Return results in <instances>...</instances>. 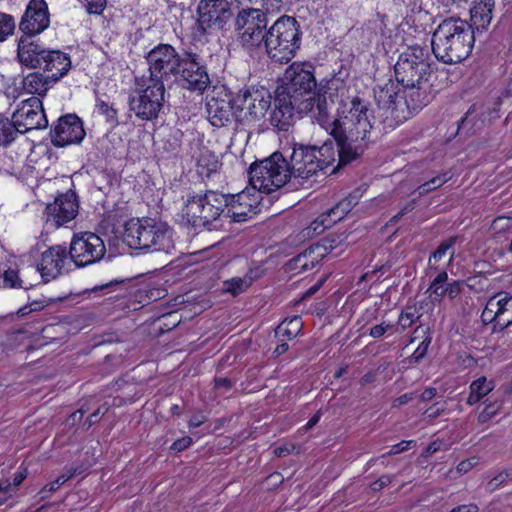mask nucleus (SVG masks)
I'll return each mask as SVG.
<instances>
[{"label": "nucleus", "mask_w": 512, "mask_h": 512, "mask_svg": "<svg viewBox=\"0 0 512 512\" xmlns=\"http://www.w3.org/2000/svg\"><path fill=\"white\" fill-rule=\"evenodd\" d=\"M338 79L329 82L328 97L316 100V122L337 142L340 163L349 164L367 146L375 117L367 101L350 96Z\"/></svg>", "instance_id": "nucleus-1"}, {"label": "nucleus", "mask_w": 512, "mask_h": 512, "mask_svg": "<svg viewBox=\"0 0 512 512\" xmlns=\"http://www.w3.org/2000/svg\"><path fill=\"white\" fill-rule=\"evenodd\" d=\"M475 42L471 25L460 18H447L432 35V51L445 64H455L466 59Z\"/></svg>", "instance_id": "nucleus-2"}, {"label": "nucleus", "mask_w": 512, "mask_h": 512, "mask_svg": "<svg viewBox=\"0 0 512 512\" xmlns=\"http://www.w3.org/2000/svg\"><path fill=\"white\" fill-rule=\"evenodd\" d=\"M173 233L167 223L154 218H132L124 225L123 242L131 249L168 252L173 248Z\"/></svg>", "instance_id": "nucleus-3"}, {"label": "nucleus", "mask_w": 512, "mask_h": 512, "mask_svg": "<svg viewBox=\"0 0 512 512\" xmlns=\"http://www.w3.org/2000/svg\"><path fill=\"white\" fill-rule=\"evenodd\" d=\"M427 51L420 46L407 47L398 57L395 64V75L399 83L411 89L410 98L414 96L426 98L424 84L430 73Z\"/></svg>", "instance_id": "nucleus-4"}, {"label": "nucleus", "mask_w": 512, "mask_h": 512, "mask_svg": "<svg viewBox=\"0 0 512 512\" xmlns=\"http://www.w3.org/2000/svg\"><path fill=\"white\" fill-rule=\"evenodd\" d=\"M228 196L217 191L195 195L187 199L182 208L183 218L196 228L212 229L226 217Z\"/></svg>", "instance_id": "nucleus-5"}, {"label": "nucleus", "mask_w": 512, "mask_h": 512, "mask_svg": "<svg viewBox=\"0 0 512 512\" xmlns=\"http://www.w3.org/2000/svg\"><path fill=\"white\" fill-rule=\"evenodd\" d=\"M164 82L151 76H141L135 79L134 87L129 95V108L134 115L145 121L158 117L164 106Z\"/></svg>", "instance_id": "nucleus-6"}, {"label": "nucleus", "mask_w": 512, "mask_h": 512, "mask_svg": "<svg viewBox=\"0 0 512 512\" xmlns=\"http://www.w3.org/2000/svg\"><path fill=\"white\" fill-rule=\"evenodd\" d=\"M268 56L278 63L289 62L300 47V32L293 17L282 16L269 28L264 37Z\"/></svg>", "instance_id": "nucleus-7"}, {"label": "nucleus", "mask_w": 512, "mask_h": 512, "mask_svg": "<svg viewBox=\"0 0 512 512\" xmlns=\"http://www.w3.org/2000/svg\"><path fill=\"white\" fill-rule=\"evenodd\" d=\"M338 148L325 142L321 147L295 145L288 163L291 176L308 178L319 170L330 167L336 161Z\"/></svg>", "instance_id": "nucleus-8"}, {"label": "nucleus", "mask_w": 512, "mask_h": 512, "mask_svg": "<svg viewBox=\"0 0 512 512\" xmlns=\"http://www.w3.org/2000/svg\"><path fill=\"white\" fill-rule=\"evenodd\" d=\"M291 177L288 162L280 153H273L249 169V184L257 192L270 194L283 187Z\"/></svg>", "instance_id": "nucleus-9"}, {"label": "nucleus", "mask_w": 512, "mask_h": 512, "mask_svg": "<svg viewBox=\"0 0 512 512\" xmlns=\"http://www.w3.org/2000/svg\"><path fill=\"white\" fill-rule=\"evenodd\" d=\"M315 87L316 81L312 65L303 62H294L286 69L283 85L277 89V92L285 94V96L297 102L328 97L329 86L323 94L317 96L312 92Z\"/></svg>", "instance_id": "nucleus-10"}, {"label": "nucleus", "mask_w": 512, "mask_h": 512, "mask_svg": "<svg viewBox=\"0 0 512 512\" xmlns=\"http://www.w3.org/2000/svg\"><path fill=\"white\" fill-rule=\"evenodd\" d=\"M231 17V7L227 0H200L197 6V21L193 34L201 37L212 30H220Z\"/></svg>", "instance_id": "nucleus-11"}, {"label": "nucleus", "mask_w": 512, "mask_h": 512, "mask_svg": "<svg viewBox=\"0 0 512 512\" xmlns=\"http://www.w3.org/2000/svg\"><path fill=\"white\" fill-rule=\"evenodd\" d=\"M272 96L264 87L251 86L234 97L239 120L256 122L264 118L271 106Z\"/></svg>", "instance_id": "nucleus-12"}, {"label": "nucleus", "mask_w": 512, "mask_h": 512, "mask_svg": "<svg viewBox=\"0 0 512 512\" xmlns=\"http://www.w3.org/2000/svg\"><path fill=\"white\" fill-rule=\"evenodd\" d=\"M267 26L265 13L260 9H242L235 19V31L238 42L246 48L258 46L265 35L263 30Z\"/></svg>", "instance_id": "nucleus-13"}, {"label": "nucleus", "mask_w": 512, "mask_h": 512, "mask_svg": "<svg viewBox=\"0 0 512 512\" xmlns=\"http://www.w3.org/2000/svg\"><path fill=\"white\" fill-rule=\"evenodd\" d=\"M105 252L106 247L103 239L92 232L74 234L69 249L71 260L79 267L100 261Z\"/></svg>", "instance_id": "nucleus-14"}, {"label": "nucleus", "mask_w": 512, "mask_h": 512, "mask_svg": "<svg viewBox=\"0 0 512 512\" xmlns=\"http://www.w3.org/2000/svg\"><path fill=\"white\" fill-rule=\"evenodd\" d=\"M185 58L169 44L155 46L147 55L149 75L162 81L177 77Z\"/></svg>", "instance_id": "nucleus-15"}, {"label": "nucleus", "mask_w": 512, "mask_h": 512, "mask_svg": "<svg viewBox=\"0 0 512 512\" xmlns=\"http://www.w3.org/2000/svg\"><path fill=\"white\" fill-rule=\"evenodd\" d=\"M316 100L308 99L303 102H297L276 91L275 108L270 114V123L278 130L287 131L292 124L294 111L309 112L316 121Z\"/></svg>", "instance_id": "nucleus-16"}, {"label": "nucleus", "mask_w": 512, "mask_h": 512, "mask_svg": "<svg viewBox=\"0 0 512 512\" xmlns=\"http://www.w3.org/2000/svg\"><path fill=\"white\" fill-rule=\"evenodd\" d=\"M12 119L19 133H26L34 129H45L48 126L42 100L39 97L23 100L13 113Z\"/></svg>", "instance_id": "nucleus-17"}, {"label": "nucleus", "mask_w": 512, "mask_h": 512, "mask_svg": "<svg viewBox=\"0 0 512 512\" xmlns=\"http://www.w3.org/2000/svg\"><path fill=\"white\" fill-rule=\"evenodd\" d=\"M261 201L260 193L253 190L252 186L247 187L235 195L228 196L226 217L234 222L247 221L261 211Z\"/></svg>", "instance_id": "nucleus-18"}, {"label": "nucleus", "mask_w": 512, "mask_h": 512, "mask_svg": "<svg viewBox=\"0 0 512 512\" xmlns=\"http://www.w3.org/2000/svg\"><path fill=\"white\" fill-rule=\"evenodd\" d=\"M375 100L381 109L390 111L393 117L399 118L398 111L402 106L407 109H418L425 105V97L415 102L414 97L411 99L409 95H401L397 90V85L393 82H388L384 86L379 87L374 91Z\"/></svg>", "instance_id": "nucleus-19"}, {"label": "nucleus", "mask_w": 512, "mask_h": 512, "mask_svg": "<svg viewBox=\"0 0 512 512\" xmlns=\"http://www.w3.org/2000/svg\"><path fill=\"white\" fill-rule=\"evenodd\" d=\"M71 261L66 247L61 245L52 246L42 253L40 262L35 268V276L40 274L44 282L54 280L66 271Z\"/></svg>", "instance_id": "nucleus-20"}, {"label": "nucleus", "mask_w": 512, "mask_h": 512, "mask_svg": "<svg viewBox=\"0 0 512 512\" xmlns=\"http://www.w3.org/2000/svg\"><path fill=\"white\" fill-rule=\"evenodd\" d=\"M78 213V204L73 193H65L55 198L45 209L47 228H59L71 222Z\"/></svg>", "instance_id": "nucleus-21"}, {"label": "nucleus", "mask_w": 512, "mask_h": 512, "mask_svg": "<svg viewBox=\"0 0 512 512\" xmlns=\"http://www.w3.org/2000/svg\"><path fill=\"white\" fill-rule=\"evenodd\" d=\"M484 323H495L500 330L512 324V295L500 292L489 298L481 314Z\"/></svg>", "instance_id": "nucleus-22"}, {"label": "nucleus", "mask_w": 512, "mask_h": 512, "mask_svg": "<svg viewBox=\"0 0 512 512\" xmlns=\"http://www.w3.org/2000/svg\"><path fill=\"white\" fill-rule=\"evenodd\" d=\"M84 136L82 121L74 114L61 117L51 131L52 142L59 147L80 143Z\"/></svg>", "instance_id": "nucleus-23"}, {"label": "nucleus", "mask_w": 512, "mask_h": 512, "mask_svg": "<svg viewBox=\"0 0 512 512\" xmlns=\"http://www.w3.org/2000/svg\"><path fill=\"white\" fill-rule=\"evenodd\" d=\"M48 6L44 0H31L20 22L23 36L33 37L49 27Z\"/></svg>", "instance_id": "nucleus-24"}, {"label": "nucleus", "mask_w": 512, "mask_h": 512, "mask_svg": "<svg viewBox=\"0 0 512 512\" xmlns=\"http://www.w3.org/2000/svg\"><path fill=\"white\" fill-rule=\"evenodd\" d=\"M175 81L189 90H205L209 83V76L203 66L200 65L196 54H189L184 59L179 74Z\"/></svg>", "instance_id": "nucleus-25"}, {"label": "nucleus", "mask_w": 512, "mask_h": 512, "mask_svg": "<svg viewBox=\"0 0 512 512\" xmlns=\"http://www.w3.org/2000/svg\"><path fill=\"white\" fill-rule=\"evenodd\" d=\"M29 274L36 275L34 267L28 266L19 270L17 264L10 259L0 263V283L4 288H32L37 283L29 279Z\"/></svg>", "instance_id": "nucleus-26"}, {"label": "nucleus", "mask_w": 512, "mask_h": 512, "mask_svg": "<svg viewBox=\"0 0 512 512\" xmlns=\"http://www.w3.org/2000/svg\"><path fill=\"white\" fill-rule=\"evenodd\" d=\"M208 119L213 126L223 127L235 116L239 119L233 99L211 98L207 102Z\"/></svg>", "instance_id": "nucleus-27"}, {"label": "nucleus", "mask_w": 512, "mask_h": 512, "mask_svg": "<svg viewBox=\"0 0 512 512\" xmlns=\"http://www.w3.org/2000/svg\"><path fill=\"white\" fill-rule=\"evenodd\" d=\"M38 68L48 73V77L55 83L71 68V60L67 54L59 50H47L43 61Z\"/></svg>", "instance_id": "nucleus-28"}, {"label": "nucleus", "mask_w": 512, "mask_h": 512, "mask_svg": "<svg viewBox=\"0 0 512 512\" xmlns=\"http://www.w3.org/2000/svg\"><path fill=\"white\" fill-rule=\"evenodd\" d=\"M46 51L34 42L32 37L22 36L19 39L17 56L20 63L26 67L38 68L41 66Z\"/></svg>", "instance_id": "nucleus-29"}, {"label": "nucleus", "mask_w": 512, "mask_h": 512, "mask_svg": "<svg viewBox=\"0 0 512 512\" xmlns=\"http://www.w3.org/2000/svg\"><path fill=\"white\" fill-rule=\"evenodd\" d=\"M326 248L311 245L288 262L289 269L307 271L315 267L324 257Z\"/></svg>", "instance_id": "nucleus-30"}, {"label": "nucleus", "mask_w": 512, "mask_h": 512, "mask_svg": "<svg viewBox=\"0 0 512 512\" xmlns=\"http://www.w3.org/2000/svg\"><path fill=\"white\" fill-rule=\"evenodd\" d=\"M493 0H474L470 9L471 27L477 31L487 29L492 20Z\"/></svg>", "instance_id": "nucleus-31"}, {"label": "nucleus", "mask_w": 512, "mask_h": 512, "mask_svg": "<svg viewBox=\"0 0 512 512\" xmlns=\"http://www.w3.org/2000/svg\"><path fill=\"white\" fill-rule=\"evenodd\" d=\"M54 82L39 72H32L23 78L22 86L26 93L37 95L36 97L45 96Z\"/></svg>", "instance_id": "nucleus-32"}, {"label": "nucleus", "mask_w": 512, "mask_h": 512, "mask_svg": "<svg viewBox=\"0 0 512 512\" xmlns=\"http://www.w3.org/2000/svg\"><path fill=\"white\" fill-rule=\"evenodd\" d=\"M260 275L261 273L258 269H250L244 276L232 277L224 281L222 290L233 296L239 295L245 292Z\"/></svg>", "instance_id": "nucleus-33"}, {"label": "nucleus", "mask_w": 512, "mask_h": 512, "mask_svg": "<svg viewBox=\"0 0 512 512\" xmlns=\"http://www.w3.org/2000/svg\"><path fill=\"white\" fill-rule=\"evenodd\" d=\"M352 209L353 206L351 202L344 198L335 207L331 208L327 215H321L317 220H315L312 223L313 229L316 231L319 224L322 225L323 228L329 227L331 224L342 220Z\"/></svg>", "instance_id": "nucleus-34"}, {"label": "nucleus", "mask_w": 512, "mask_h": 512, "mask_svg": "<svg viewBox=\"0 0 512 512\" xmlns=\"http://www.w3.org/2000/svg\"><path fill=\"white\" fill-rule=\"evenodd\" d=\"M469 389L470 393L467 399V403L472 406L478 403L483 397L488 395L494 389V382L482 376L474 380L470 384Z\"/></svg>", "instance_id": "nucleus-35"}, {"label": "nucleus", "mask_w": 512, "mask_h": 512, "mask_svg": "<svg viewBox=\"0 0 512 512\" xmlns=\"http://www.w3.org/2000/svg\"><path fill=\"white\" fill-rule=\"evenodd\" d=\"M415 340H421L414 352V356L418 360L424 357L431 343L432 337L429 332V327L425 325H419L413 332L411 342H414Z\"/></svg>", "instance_id": "nucleus-36"}, {"label": "nucleus", "mask_w": 512, "mask_h": 512, "mask_svg": "<svg viewBox=\"0 0 512 512\" xmlns=\"http://www.w3.org/2000/svg\"><path fill=\"white\" fill-rule=\"evenodd\" d=\"M302 320L299 316L285 319L276 329V335L287 339L296 337L302 329Z\"/></svg>", "instance_id": "nucleus-37"}, {"label": "nucleus", "mask_w": 512, "mask_h": 512, "mask_svg": "<svg viewBox=\"0 0 512 512\" xmlns=\"http://www.w3.org/2000/svg\"><path fill=\"white\" fill-rule=\"evenodd\" d=\"M19 133L16 129L14 120L0 115V146L11 144Z\"/></svg>", "instance_id": "nucleus-38"}, {"label": "nucleus", "mask_w": 512, "mask_h": 512, "mask_svg": "<svg viewBox=\"0 0 512 512\" xmlns=\"http://www.w3.org/2000/svg\"><path fill=\"white\" fill-rule=\"evenodd\" d=\"M448 279V274L445 271L440 272L430 284L427 292L430 293V297L433 302H440L443 296L446 294V287L444 284Z\"/></svg>", "instance_id": "nucleus-39"}, {"label": "nucleus", "mask_w": 512, "mask_h": 512, "mask_svg": "<svg viewBox=\"0 0 512 512\" xmlns=\"http://www.w3.org/2000/svg\"><path fill=\"white\" fill-rule=\"evenodd\" d=\"M421 317L419 309L415 306L406 307L398 318V326L400 331H404L409 328L414 322Z\"/></svg>", "instance_id": "nucleus-40"}, {"label": "nucleus", "mask_w": 512, "mask_h": 512, "mask_svg": "<svg viewBox=\"0 0 512 512\" xmlns=\"http://www.w3.org/2000/svg\"><path fill=\"white\" fill-rule=\"evenodd\" d=\"M315 246H323L325 247V257L328 255H332L333 257L338 256L344 248L342 240L335 235H329L325 239L322 240L321 243L315 244Z\"/></svg>", "instance_id": "nucleus-41"}, {"label": "nucleus", "mask_w": 512, "mask_h": 512, "mask_svg": "<svg viewBox=\"0 0 512 512\" xmlns=\"http://www.w3.org/2000/svg\"><path fill=\"white\" fill-rule=\"evenodd\" d=\"M501 406L502 401L497 399L494 401L485 402L484 408L482 409L481 412H479L477 416L478 422L483 424L491 420L493 417L497 415Z\"/></svg>", "instance_id": "nucleus-42"}, {"label": "nucleus", "mask_w": 512, "mask_h": 512, "mask_svg": "<svg viewBox=\"0 0 512 512\" xmlns=\"http://www.w3.org/2000/svg\"><path fill=\"white\" fill-rule=\"evenodd\" d=\"M15 29L14 18L0 11V42L5 41Z\"/></svg>", "instance_id": "nucleus-43"}, {"label": "nucleus", "mask_w": 512, "mask_h": 512, "mask_svg": "<svg viewBox=\"0 0 512 512\" xmlns=\"http://www.w3.org/2000/svg\"><path fill=\"white\" fill-rule=\"evenodd\" d=\"M491 232L495 236H499L508 231H512V217H497L491 224Z\"/></svg>", "instance_id": "nucleus-44"}, {"label": "nucleus", "mask_w": 512, "mask_h": 512, "mask_svg": "<svg viewBox=\"0 0 512 512\" xmlns=\"http://www.w3.org/2000/svg\"><path fill=\"white\" fill-rule=\"evenodd\" d=\"M450 179L448 173H444L442 175H438L431 180L425 182L424 184L418 187L419 194H426L438 187H441L444 183H446Z\"/></svg>", "instance_id": "nucleus-45"}, {"label": "nucleus", "mask_w": 512, "mask_h": 512, "mask_svg": "<svg viewBox=\"0 0 512 512\" xmlns=\"http://www.w3.org/2000/svg\"><path fill=\"white\" fill-rule=\"evenodd\" d=\"M456 239L451 238L443 242L438 249L430 256L429 265L434 266L439 260H441L448 252V250L454 245Z\"/></svg>", "instance_id": "nucleus-46"}, {"label": "nucleus", "mask_w": 512, "mask_h": 512, "mask_svg": "<svg viewBox=\"0 0 512 512\" xmlns=\"http://www.w3.org/2000/svg\"><path fill=\"white\" fill-rule=\"evenodd\" d=\"M89 14L102 13L106 0H78Z\"/></svg>", "instance_id": "nucleus-47"}, {"label": "nucleus", "mask_w": 512, "mask_h": 512, "mask_svg": "<svg viewBox=\"0 0 512 512\" xmlns=\"http://www.w3.org/2000/svg\"><path fill=\"white\" fill-rule=\"evenodd\" d=\"M393 328H394L393 324H388V323L382 322V323L370 328L369 336H371L372 338H380L387 331L392 330Z\"/></svg>", "instance_id": "nucleus-48"}, {"label": "nucleus", "mask_w": 512, "mask_h": 512, "mask_svg": "<svg viewBox=\"0 0 512 512\" xmlns=\"http://www.w3.org/2000/svg\"><path fill=\"white\" fill-rule=\"evenodd\" d=\"M446 409V402L443 401V402H437L435 404H433L432 406H430L426 411H425V415L428 417V418H436L438 417L439 415L442 414V412Z\"/></svg>", "instance_id": "nucleus-49"}, {"label": "nucleus", "mask_w": 512, "mask_h": 512, "mask_svg": "<svg viewBox=\"0 0 512 512\" xmlns=\"http://www.w3.org/2000/svg\"><path fill=\"white\" fill-rule=\"evenodd\" d=\"M97 110L105 115L108 119H114L116 117V111L108 105V103L98 100L96 103Z\"/></svg>", "instance_id": "nucleus-50"}, {"label": "nucleus", "mask_w": 512, "mask_h": 512, "mask_svg": "<svg viewBox=\"0 0 512 512\" xmlns=\"http://www.w3.org/2000/svg\"><path fill=\"white\" fill-rule=\"evenodd\" d=\"M192 444V438L191 437H183L178 440H176L170 447L171 450L176 452H181L188 448Z\"/></svg>", "instance_id": "nucleus-51"}, {"label": "nucleus", "mask_w": 512, "mask_h": 512, "mask_svg": "<svg viewBox=\"0 0 512 512\" xmlns=\"http://www.w3.org/2000/svg\"><path fill=\"white\" fill-rule=\"evenodd\" d=\"M478 460L477 458H469L461 461L457 466V471L461 474H465L469 472L476 464Z\"/></svg>", "instance_id": "nucleus-52"}, {"label": "nucleus", "mask_w": 512, "mask_h": 512, "mask_svg": "<svg viewBox=\"0 0 512 512\" xmlns=\"http://www.w3.org/2000/svg\"><path fill=\"white\" fill-rule=\"evenodd\" d=\"M508 478V474L506 472H500L493 479H491L487 485V488L490 491L497 489L503 482Z\"/></svg>", "instance_id": "nucleus-53"}, {"label": "nucleus", "mask_w": 512, "mask_h": 512, "mask_svg": "<svg viewBox=\"0 0 512 512\" xmlns=\"http://www.w3.org/2000/svg\"><path fill=\"white\" fill-rule=\"evenodd\" d=\"M414 443V441H401L398 444H395L391 447L390 451L387 453V455H395L399 454L403 451H406L410 448V446Z\"/></svg>", "instance_id": "nucleus-54"}, {"label": "nucleus", "mask_w": 512, "mask_h": 512, "mask_svg": "<svg viewBox=\"0 0 512 512\" xmlns=\"http://www.w3.org/2000/svg\"><path fill=\"white\" fill-rule=\"evenodd\" d=\"M59 487L52 481L46 484L40 491L39 496L41 500H44L49 497L50 494L56 492Z\"/></svg>", "instance_id": "nucleus-55"}, {"label": "nucleus", "mask_w": 512, "mask_h": 512, "mask_svg": "<svg viewBox=\"0 0 512 512\" xmlns=\"http://www.w3.org/2000/svg\"><path fill=\"white\" fill-rule=\"evenodd\" d=\"M206 416L203 413H197L194 414L191 419L189 420V427L190 428H196L202 425L206 421Z\"/></svg>", "instance_id": "nucleus-56"}, {"label": "nucleus", "mask_w": 512, "mask_h": 512, "mask_svg": "<svg viewBox=\"0 0 512 512\" xmlns=\"http://www.w3.org/2000/svg\"><path fill=\"white\" fill-rule=\"evenodd\" d=\"M293 449H294V445H292V444H285V445L276 447L274 449V454L277 457H283V456H286V455L290 454Z\"/></svg>", "instance_id": "nucleus-57"}, {"label": "nucleus", "mask_w": 512, "mask_h": 512, "mask_svg": "<svg viewBox=\"0 0 512 512\" xmlns=\"http://www.w3.org/2000/svg\"><path fill=\"white\" fill-rule=\"evenodd\" d=\"M459 293L460 283L458 281H454L446 286V294H448L450 298H455Z\"/></svg>", "instance_id": "nucleus-58"}, {"label": "nucleus", "mask_w": 512, "mask_h": 512, "mask_svg": "<svg viewBox=\"0 0 512 512\" xmlns=\"http://www.w3.org/2000/svg\"><path fill=\"white\" fill-rule=\"evenodd\" d=\"M75 470H69L66 473H63L59 477H57L53 482L60 488L63 484H65L69 479H71L75 475Z\"/></svg>", "instance_id": "nucleus-59"}, {"label": "nucleus", "mask_w": 512, "mask_h": 512, "mask_svg": "<svg viewBox=\"0 0 512 512\" xmlns=\"http://www.w3.org/2000/svg\"><path fill=\"white\" fill-rule=\"evenodd\" d=\"M450 512H479V508L476 504H468L454 508Z\"/></svg>", "instance_id": "nucleus-60"}, {"label": "nucleus", "mask_w": 512, "mask_h": 512, "mask_svg": "<svg viewBox=\"0 0 512 512\" xmlns=\"http://www.w3.org/2000/svg\"><path fill=\"white\" fill-rule=\"evenodd\" d=\"M441 446H442V442L440 440H435V441L431 442L426 448V451H425L426 455L433 454V453L439 451Z\"/></svg>", "instance_id": "nucleus-61"}, {"label": "nucleus", "mask_w": 512, "mask_h": 512, "mask_svg": "<svg viewBox=\"0 0 512 512\" xmlns=\"http://www.w3.org/2000/svg\"><path fill=\"white\" fill-rule=\"evenodd\" d=\"M362 196V193L359 189L353 191L351 194H349L348 197H346L347 201L351 202L352 206L354 207L360 200Z\"/></svg>", "instance_id": "nucleus-62"}, {"label": "nucleus", "mask_w": 512, "mask_h": 512, "mask_svg": "<svg viewBox=\"0 0 512 512\" xmlns=\"http://www.w3.org/2000/svg\"><path fill=\"white\" fill-rule=\"evenodd\" d=\"M436 395V389L435 388H427L423 391L421 394V398L423 401H430L433 399Z\"/></svg>", "instance_id": "nucleus-63"}, {"label": "nucleus", "mask_w": 512, "mask_h": 512, "mask_svg": "<svg viewBox=\"0 0 512 512\" xmlns=\"http://www.w3.org/2000/svg\"><path fill=\"white\" fill-rule=\"evenodd\" d=\"M389 482H390L389 476H382V477H380V479L378 481L373 483V489L374 490L380 489L383 486L387 485Z\"/></svg>", "instance_id": "nucleus-64"}]
</instances>
